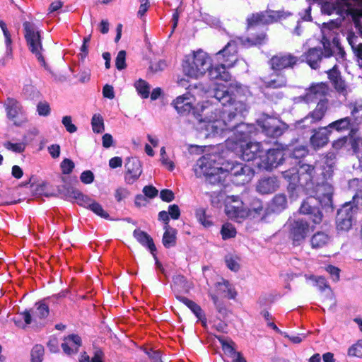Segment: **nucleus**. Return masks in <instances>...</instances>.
Returning a JSON list of instances; mask_svg holds the SVG:
<instances>
[{
	"label": "nucleus",
	"instance_id": "7c9ffc66",
	"mask_svg": "<svg viewBox=\"0 0 362 362\" xmlns=\"http://www.w3.org/2000/svg\"><path fill=\"white\" fill-rule=\"evenodd\" d=\"M177 231L173 228H168L163 234V244L166 248L173 247L176 244Z\"/></svg>",
	"mask_w": 362,
	"mask_h": 362
},
{
	"label": "nucleus",
	"instance_id": "aec40b11",
	"mask_svg": "<svg viewBox=\"0 0 362 362\" xmlns=\"http://www.w3.org/2000/svg\"><path fill=\"white\" fill-rule=\"evenodd\" d=\"M263 150L259 142H249L242 148V158L244 160L251 161L262 158Z\"/></svg>",
	"mask_w": 362,
	"mask_h": 362
},
{
	"label": "nucleus",
	"instance_id": "a18cd8bd",
	"mask_svg": "<svg viewBox=\"0 0 362 362\" xmlns=\"http://www.w3.org/2000/svg\"><path fill=\"white\" fill-rule=\"evenodd\" d=\"M44 355V348L42 345H35L31 351V362H42Z\"/></svg>",
	"mask_w": 362,
	"mask_h": 362
},
{
	"label": "nucleus",
	"instance_id": "e433bc0d",
	"mask_svg": "<svg viewBox=\"0 0 362 362\" xmlns=\"http://www.w3.org/2000/svg\"><path fill=\"white\" fill-rule=\"evenodd\" d=\"M92 129L94 133L101 134L105 131L103 117L100 114H94L91 119Z\"/></svg>",
	"mask_w": 362,
	"mask_h": 362
},
{
	"label": "nucleus",
	"instance_id": "2eb2a0df",
	"mask_svg": "<svg viewBox=\"0 0 362 362\" xmlns=\"http://www.w3.org/2000/svg\"><path fill=\"white\" fill-rule=\"evenodd\" d=\"M329 93V87L326 83L312 84L307 90L305 98L308 103L327 101L326 96Z\"/></svg>",
	"mask_w": 362,
	"mask_h": 362
},
{
	"label": "nucleus",
	"instance_id": "58836bf2",
	"mask_svg": "<svg viewBox=\"0 0 362 362\" xmlns=\"http://www.w3.org/2000/svg\"><path fill=\"white\" fill-rule=\"evenodd\" d=\"M327 74L333 87L337 91H339V71H338L337 65L335 64L332 69L327 71Z\"/></svg>",
	"mask_w": 362,
	"mask_h": 362
},
{
	"label": "nucleus",
	"instance_id": "4c0bfd02",
	"mask_svg": "<svg viewBox=\"0 0 362 362\" xmlns=\"http://www.w3.org/2000/svg\"><path fill=\"white\" fill-rule=\"evenodd\" d=\"M23 95L27 100H37L40 97V91L33 85H25L23 89Z\"/></svg>",
	"mask_w": 362,
	"mask_h": 362
},
{
	"label": "nucleus",
	"instance_id": "e2e57ef3",
	"mask_svg": "<svg viewBox=\"0 0 362 362\" xmlns=\"http://www.w3.org/2000/svg\"><path fill=\"white\" fill-rule=\"evenodd\" d=\"M161 162L163 165L168 166L169 170H173L175 165L173 161H170L168 158H165V148L162 147L160 148Z\"/></svg>",
	"mask_w": 362,
	"mask_h": 362
},
{
	"label": "nucleus",
	"instance_id": "9d476101",
	"mask_svg": "<svg viewBox=\"0 0 362 362\" xmlns=\"http://www.w3.org/2000/svg\"><path fill=\"white\" fill-rule=\"evenodd\" d=\"M284 160V153L283 148H270L267 151L264 156H262L257 165L259 168L272 170L282 164Z\"/></svg>",
	"mask_w": 362,
	"mask_h": 362
},
{
	"label": "nucleus",
	"instance_id": "ddd939ff",
	"mask_svg": "<svg viewBox=\"0 0 362 362\" xmlns=\"http://www.w3.org/2000/svg\"><path fill=\"white\" fill-rule=\"evenodd\" d=\"M238 49L236 42L231 40L221 49L217 54L216 57L220 63L228 68L232 67L238 60Z\"/></svg>",
	"mask_w": 362,
	"mask_h": 362
},
{
	"label": "nucleus",
	"instance_id": "13d9d810",
	"mask_svg": "<svg viewBox=\"0 0 362 362\" xmlns=\"http://www.w3.org/2000/svg\"><path fill=\"white\" fill-rule=\"evenodd\" d=\"M170 218L173 220H177L180 216V210L177 204H172L168 206V211H167Z\"/></svg>",
	"mask_w": 362,
	"mask_h": 362
},
{
	"label": "nucleus",
	"instance_id": "052dcab7",
	"mask_svg": "<svg viewBox=\"0 0 362 362\" xmlns=\"http://www.w3.org/2000/svg\"><path fill=\"white\" fill-rule=\"evenodd\" d=\"M237 232L235 228H221V234L223 240L234 238Z\"/></svg>",
	"mask_w": 362,
	"mask_h": 362
},
{
	"label": "nucleus",
	"instance_id": "774afa93",
	"mask_svg": "<svg viewBox=\"0 0 362 362\" xmlns=\"http://www.w3.org/2000/svg\"><path fill=\"white\" fill-rule=\"evenodd\" d=\"M48 151L53 158H57L60 154V146L58 144H52L48 147Z\"/></svg>",
	"mask_w": 362,
	"mask_h": 362
},
{
	"label": "nucleus",
	"instance_id": "f257e3e1",
	"mask_svg": "<svg viewBox=\"0 0 362 362\" xmlns=\"http://www.w3.org/2000/svg\"><path fill=\"white\" fill-rule=\"evenodd\" d=\"M297 177L298 185L307 190L310 196L302 202L299 214L295 213L291 216L284 226H309L308 221L300 217V214L308 215L314 224H320L323 215L315 203L333 212V187L325 176L319 177L316 175L315 168L312 165H300Z\"/></svg>",
	"mask_w": 362,
	"mask_h": 362
},
{
	"label": "nucleus",
	"instance_id": "393cba45",
	"mask_svg": "<svg viewBox=\"0 0 362 362\" xmlns=\"http://www.w3.org/2000/svg\"><path fill=\"white\" fill-rule=\"evenodd\" d=\"M134 236L135 238L143 245L147 246L153 257L156 259L154 252L156 251V246L153 242V239L146 233L139 229H136L134 231Z\"/></svg>",
	"mask_w": 362,
	"mask_h": 362
},
{
	"label": "nucleus",
	"instance_id": "0eeeda50",
	"mask_svg": "<svg viewBox=\"0 0 362 362\" xmlns=\"http://www.w3.org/2000/svg\"><path fill=\"white\" fill-rule=\"evenodd\" d=\"M182 68L188 76L198 78L209 69V62L205 54L198 52L186 59L182 64Z\"/></svg>",
	"mask_w": 362,
	"mask_h": 362
},
{
	"label": "nucleus",
	"instance_id": "338daca9",
	"mask_svg": "<svg viewBox=\"0 0 362 362\" xmlns=\"http://www.w3.org/2000/svg\"><path fill=\"white\" fill-rule=\"evenodd\" d=\"M103 146V147L107 148L112 146L113 144V138L110 134L106 133L103 136L102 138Z\"/></svg>",
	"mask_w": 362,
	"mask_h": 362
},
{
	"label": "nucleus",
	"instance_id": "20e7f679",
	"mask_svg": "<svg viewBox=\"0 0 362 362\" xmlns=\"http://www.w3.org/2000/svg\"><path fill=\"white\" fill-rule=\"evenodd\" d=\"M252 208H247L238 196H231L225 206V213L228 218L240 223L247 218L254 219L259 218L266 221L268 213L264 211L263 204L259 199H253Z\"/></svg>",
	"mask_w": 362,
	"mask_h": 362
},
{
	"label": "nucleus",
	"instance_id": "c9c22d12",
	"mask_svg": "<svg viewBox=\"0 0 362 362\" xmlns=\"http://www.w3.org/2000/svg\"><path fill=\"white\" fill-rule=\"evenodd\" d=\"M308 228H291V236L295 244H298L308 235Z\"/></svg>",
	"mask_w": 362,
	"mask_h": 362
},
{
	"label": "nucleus",
	"instance_id": "39448f33",
	"mask_svg": "<svg viewBox=\"0 0 362 362\" xmlns=\"http://www.w3.org/2000/svg\"><path fill=\"white\" fill-rule=\"evenodd\" d=\"M23 26L29 51L36 57L40 64L47 69V64L42 55L43 47L40 31L37 29L34 23L29 21H25Z\"/></svg>",
	"mask_w": 362,
	"mask_h": 362
},
{
	"label": "nucleus",
	"instance_id": "4468645a",
	"mask_svg": "<svg viewBox=\"0 0 362 362\" xmlns=\"http://www.w3.org/2000/svg\"><path fill=\"white\" fill-rule=\"evenodd\" d=\"M124 180L127 184L134 183L142 173V165L136 157L128 158L125 163Z\"/></svg>",
	"mask_w": 362,
	"mask_h": 362
},
{
	"label": "nucleus",
	"instance_id": "5fc2aeb1",
	"mask_svg": "<svg viewBox=\"0 0 362 362\" xmlns=\"http://www.w3.org/2000/svg\"><path fill=\"white\" fill-rule=\"evenodd\" d=\"M129 194L130 192L127 188L120 187L116 189L115 192V197L118 202H120Z\"/></svg>",
	"mask_w": 362,
	"mask_h": 362
},
{
	"label": "nucleus",
	"instance_id": "f704fd0d",
	"mask_svg": "<svg viewBox=\"0 0 362 362\" xmlns=\"http://www.w3.org/2000/svg\"><path fill=\"white\" fill-rule=\"evenodd\" d=\"M308 154V150L305 146H297L289 153V157L296 160L298 165L301 163V159Z\"/></svg>",
	"mask_w": 362,
	"mask_h": 362
},
{
	"label": "nucleus",
	"instance_id": "5701e85b",
	"mask_svg": "<svg viewBox=\"0 0 362 362\" xmlns=\"http://www.w3.org/2000/svg\"><path fill=\"white\" fill-rule=\"evenodd\" d=\"M4 107L6 112L7 117L11 120L16 119L21 113L23 107L16 99L13 98H7L4 103Z\"/></svg>",
	"mask_w": 362,
	"mask_h": 362
},
{
	"label": "nucleus",
	"instance_id": "37998d69",
	"mask_svg": "<svg viewBox=\"0 0 362 362\" xmlns=\"http://www.w3.org/2000/svg\"><path fill=\"white\" fill-rule=\"evenodd\" d=\"M322 11L327 15L333 13L339 14V0H335L334 3L325 2L322 6Z\"/></svg>",
	"mask_w": 362,
	"mask_h": 362
},
{
	"label": "nucleus",
	"instance_id": "79ce46f5",
	"mask_svg": "<svg viewBox=\"0 0 362 362\" xmlns=\"http://www.w3.org/2000/svg\"><path fill=\"white\" fill-rule=\"evenodd\" d=\"M329 239L327 234L324 233H317L312 237L311 245L313 247H321L328 243Z\"/></svg>",
	"mask_w": 362,
	"mask_h": 362
},
{
	"label": "nucleus",
	"instance_id": "ea45409f",
	"mask_svg": "<svg viewBox=\"0 0 362 362\" xmlns=\"http://www.w3.org/2000/svg\"><path fill=\"white\" fill-rule=\"evenodd\" d=\"M218 290L224 294L225 297L228 298H234L236 296V292L234 291L233 286L227 281H223L218 284Z\"/></svg>",
	"mask_w": 362,
	"mask_h": 362
},
{
	"label": "nucleus",
	"instance_id": "f03ea898",
	"mask_svg": "<svg viewBox=\"0 0 362 362\" xmlns=\"http://www.w3.org/2000/svg\"><path fill=\"white\" fill-rule=\"evenodd\" d=\"M240 94L239 89L232 86H228L218 84L214 89V98L223 105L221 120H216L213 127L219 128L221 132H231L240 124L236 119L238 115H242L247 110L246 104L238 100Z\"/></svg>",
	"mask_w": 362,
	"mask_h": 362
},
{
	"label": "nucleus",
	"instance_id": "0e129e2a",
	"mask_svg": "<svg viewBox=\"0 0 362 362\" xmlns=\"http://www.w3.org/2000/svg\"><path fill=\"white\" fill-rule=\"evenodd\" d=\"M167 64L165 60H159L157 62L151 64L150 66V69L153 72H158L164 70Z\"/></svg>",
	"mask_w": 362,
	"mask_h": 362
},
{
	"label": "nucleus",
	"instance_id": "c756f323",
	"mask_svg": "<svg viewBox=\"0 0 362 362\" xmlns=\"http://www.w3.org/2000/svg\"><path fill=\"white\" fill-rule=\"evenodd\" d=\"M218 341L221 344L222 349L228 357L231 359L237 356L238 351H235V344L232 340L225 339L223 337H218Z\"/></svg>",
	"mask_w": 362,
	"mask_h": 362
},
{
	"label": "nucleus",
	"instance_id": "f8f14e48",
	"mask_svg": "<svg viewBox=\"0 0 362 362\" xmlns=\"http://www.w3.org/2000/svg\"><path fill=\"white\" fill-rule=\"evenodd\" d=\"M257 124L262 132L268 137L277 138L284 133V129L281 127L279 121L275 117L267 115L259 119Z\"/></svg>",
	"mask_w": 362,
	"mask_h": 362
},
{
	"label": "nucleus",
	"instance_id": "cd10ccee",
	"mask_svg": "<svg viewBox=\"0 0 362 362\" xmlns=\"http://www.w3.org/2000/svg\"><path fill=\"white\" fill-rule=\"evenodd\" d=\"M77 191L78 189L69 185L59 186L57 189L59 197L62 199L69 202H74V198Z\"/></svg>",
	"mask_w": 362,
	"mask_h": 362
},
{
	"label": "nucleus",
	"instance_id": "de8ad7c7",
	"mask_svg": "<svg viewBox=\"0 0 362 362\" xmlns=\"http://www.w3.org/2000/svg\"><path fill=\"white\" fill-rule=\"evenodd\" d=\"M36 310L34 313V316L35 317H39L40 319H43L48 316L49 315V308L48 306L43 303H37L35 304Z\"/></svg>",
	"mask_w": 362,
	"mask_h": 362
},
{
	"label": "nucleus",
	"instance_id": "f3484780",
	"mask_svg": "<svg viewBox=\"0 0 362 362\" xmlns=\"http://www.w3.org/2000/svg\"><path fill=\"white\" fill-rule=\"evenodd\" d=\"M266 88L282 89L288 87V78L282 71H274L268 78L262 79Z\"/></svg>",
	"mask_w": 362,
	"mask_h": 362
},
{
	"label": "nucleus",
	"instance_id": "a211bd4d",
	"mask_svg": "<svg viewBox=\"0 0 362 362\" xmlns=\"http://www.w3.org/2000/svg\"><path fill=\"white\" fill-rule=\"evenodd\" d=\"M215 162L210 158L209 155L203 156L194 165V170L197 177H206L211 172H217L218 167H214Z\"/></svg>",
	"mask_w": 362,
	"mask_h": 362
},
{
	"label": "nucleus",
	"instance_id": "7ed1b4c3",
	"mask_svg": "<svg viewBox=\"0 0 362 362\" xmlns=\"http://www.w3.org/2000/svg\"><path fill=\"white\" fill-rule=\"evenodd\" d=\"M325 34L322 38L324 51L321 47H310L300 57L302 63L305 62L312 69H317L323 57L329 58L334 54V47L339 49V38L337 30L339 28V23L337 21H331L323 23Z\"/></svg>",
	"mask_w": 362,
	"mask_h": 362
},
{
	"label": "nucleus",
	"instance_id": "6e6d98bb",
	"mask_svg": "<svg viewBox=\"0 0 362 362\" xmlns=\"http://www.w3.org/2000/svg\"><path fill=\"white\" fill-rule=\"evenodd\" d=\"M37 111L40 116H47L50 114V107L47 102H40L37 106Z\"/></svg>",
	"mask_w": 362,
	"mask_h": 362
},
{
	"label": "nucleus",
	"instance_id": "dca6fc26",
	"mask_svg": "<svg viewBox=\"0 0 362 362\" xmlns=\"http://www.w3.org/2000/svg\"><path fill=\"white\" fill-rule=\"evenodd\" d=\"M279 187V180L276 176H267L260 178L255 186L256 191L260 194H269Z\"/></svg>",
	"mask_w": 362,
	"mask_h": 362
},
{
	"label": "nucleus",
	"instance_id": "1a4fd4ad",
	"mask_svg": "<svg viewBox=\"0 0 362 362\" xmlns=\"http://www.w3.org/2000/svg\"><path fill=\"white\" fill-rule=\"evenodd\" d=\"M192 95L190 93L187 92L182 95L177 96L171 103L173 107L176 110L177 112L182 116H185L189 114L192 110L193 115L197 120L199 122H205V118L203 115L199 113H197L194 108L193 107L192 103L191 101Z\"/></svg>",
	"mask_w": 362,
	"mask_h": 362
},
{
	"label": "nucleus",
	"instance_id": "864d4df0",
	"mask_svg": "<svg viewBox=\"0 0 362 362\" xmlns=\"http://www.w3.org/2000/svg\"><path fill=\"white\" fill-rule=\"evenodd\" d=\"M160 198L165 202H170L175 199V194L171 189H163L160 192Z\"/></svg>",
	"mask_w": 362,
	"mask_h": 362
},
{
	"label": "nucleus",
	"instance_id": "c85d7f7f",
	"mask_svg": "<svg viewBox=\"0 0 362 362\" xmlns=\"http://www.w3.org/2000/svg\"><path fill=\"white\" fill-rule=\"evenodd\" d=\"M288 202L285 194H276L272 199V207L274 211L280 212L287 207Z\"/></svg>",
	"mask_w": 362,
	"mask_h": 362
},
{
	"label": "nucleus",
	"instance_id": "9b49d317",
	"mask_svg": "<svg viewBox=\"0 0 362 362\" xmlns=\"http://www.w3.org/2000/svg\"><path fill=\"white\" fill-rule=\"evenodd\" d=\"M331 128H334L339 132V119L330 123L327 127H320L317 130H314V134L310 137V144L315 149L322 148L328 143V136L332 132L329 129Z\"/></svg>",
	"mask_w": 362,
	"mask_h": 362
},
{
	"label": "nucleus",
	"instance_id": "412c9836",
	"mask_svg": "<svg viewBox=\"0 0 362 362\" xmlns=\"http://www.w3.org/2000/svg\"><path fill=\"white\" fill-rule=\"evenodd\" d=\"M238 39L244 46H260L266 43L267 40V35L265 31L259 30L258 32L251 33L250 36L247 37H239Z\"/></svg>",
	"mask_w": 362,
	"mask_h": 362
},
{
	"label": "nucleus",
	"instance_id": "4d7b16f0",
	"mask_svg": "<svg viewBox=\"0 0 362 362\" xmlns=\"http://www.w3.org/2000/svg\"><path fill=\"white\" fill-rule=\"evenodd\" d=\"M0 28H1L5 37L6 47H10L12 43L11 36L7 28L6 24L2 20H0Z\"/></svg>",
	"mask_w": 362,
	"mask_h": 362
},
{
	"label": "nucleus",
	"instance_id": "c03bdc74",
	"mask_svg": "<svg viewBox=\"0 0 362 362\" xmlns=\"http://www.w3.org/2000/svg\"><path fill=\"white\" fill-rule=\"evenodd\" d=\"M93 199L87 195L83 194L78 189L74 198V202H76L78 205L88 208Z\"/></svg>",
	"mask_w": 362,
	"mask_h": 362
},
{
	"label": "nucleus",
	"instance_id": "473e14b6",
	"mask_svg": "<svg viewBox=\"0 0 362 362\" xmlns=\"http://www.w3.org/2000/svg\"><path fill=\"white\" fill-rule=\"evenodd\" d=\"M177 298L185 305H186L199 320H202L203 313L202 310L199 305H198L194 301L183 296H177Z\"/></svg>",
	"mask_w": 362,
	"mask_h": 362
},
{
	"label": "nucleus",
	"instance_id": "3c124183",
	"mask_svg": "<svg viewBox=\"0 0 362 362\" xmlns=\"http://www.w3.org/2000/svg\"><path fill=\"white\" fill-rule=\"evenodd\" d=\"M115 66L118 70H122L126 68V52L120 50L115 59Z\"/></svg>",
	"mask_w": 362,
	"mask_h": 362
},
{
	"label": "nucleus",
	"instance_id": "bf43d9fd",
	"mask_svg": "<svg viewBox=\"0 0 362 362\" xmlns=\"http://www.w3.org/2000/svg\"><path fill=\"white\" fill-rule=\"evenodd\" d=\"M143 192L146 197L153 199L158 195V189L153 185H146L143 188Z\"/></svg>",
	"mask_w": 362,
	"mask_h": 362
},
{
	"label": "nucleus",
	"instance_id": "2f4dec72",
	"mask_svg": "<svg viewBox=\"0 0 362 362\" xmlns=\"http://www.w3.org/2000/svg\"><path fill=\"white\" fill-rule=\"evenodd\" d=\"M326 110L327 101L318 102L315 110L309 114V116L312 118V122H315L321 120Z\"/></svg>",
	"mask_w": 362,
	"mask_h": 362
},
{
	"label": "nucleus",
	"instance_id": "603ef678",
	"mask_svg": "<svg viewBox=\"0 0 362 362\" xmlns=\"http://www.w3.org/2000/svg\"><path fill=\"white\" fill-rule=\"evenodd\" d=\"M62 124L66 128V130L69 133H74L77 130V127L72 123L71 116H64L62 118Z\"/></svg>",
	"mask_w": 362,
	"mask_h": 362
},
{
	"label": "nucleus",
	"instance_id": "680f3d73",
	"mask_svg": "<svg viewBox=\"0 0 362 362\" xmlns=\"http://www.w3.org/2000/svg\"><path fill=\"white\" fill-rule=\"evenodd\" d=\"M80 179L84 184H90L94 180V175L93 172L89 170H85L81 174Z\"/></svg>",
	"mask_w": 362,
	"mask_h": 362
},
{
	"label": "nucleus",
	"instance_id": "a19ab883",
	"mask_svg": "<svg viewBox=\"0 0 362 362\" xmlns=\"http://www.w3.org/2000/svg\"><path fill=\"white\" fill-rule=\"evenodd\" d=\"M135 88L142 98L146 99L149 97L150 87L145 80L139 79L135 83Z\"/></svg>",
	"mask_w": 362,
	"mask_h": 362
},
{
	"label": "nucleus",
	"instance_id": "69168bd1",
	"mask_svg": "<svg viewBox=\"0 0 362 362\" xmlns=\"http://www.w3.org/2000/svg\"><path fill=\"white\" fill-rule=\"evenodd\" d=\"M103 95L105 98L113 99L115 98V92L112 86L108 84L105 85L103 88Z\"/></svg>",
	"mask_w": 362,
	"mask_h": 362
},
{
	"label": "nucleus",
	"instance_id": "bb28decb",
	"mask_svg": "<svg viewBox=\"0 0 362 362\" xmlns=\"http://www.w3.org/2000/svg\"><path fill=\"white\" fill-rule=\"evenodd\" d=\"M195 216L198 222L203 226H211L214 224V218L204 208H199L195 211Z\"/></svg>",
	"mask_w": 362,
	"mask_h": 362
},
{
	"label": "nucleus",
	"instance_id": "72a5a7b5",
	"mask_svg": "<svg viewBox=\"0 0 362 362\" xmlns=\"http://www.w3.org/2000/svg\"><path fill=\"white\" fill-rule=\"evenodd\" d=\"M226 267L231 271L238 272L240 268V258L235 254L229 253L224 257Z\"/></svg>",
	"mask_w": 362,
	"mask_h": 362
},
{
	"label": "nucleus",
	"instance_id": "423d86ee",
	"mask_svg": "<svg viewBox=\"0 0 362 362\" xmlns=\"http://www.w3.org/2000/svg\"><path fill=\"white\" fill-rule=\"evenodd\" d=\"M302 64L301 57L288 52H278L269 59L268 64L273 71L293 70Z\"/></svg>",
	"mask_w": 362,
	"mask_h": 362
},
{
	"label": "nucleus",
	"instance_id": "6e6552de",
	"mask_svg": "<svg viewBox=\"0 0 362 362\" xmlns=\"http://www.w3.org/2000/svg\"><path fill=\"white\" fill-rule=\"evenodd\" d=\"M279 18L278 13L272 10L252 13L246 18V30H250L261 25H269L276 22Z\"/></svg>",
	"mask_w": 362,
	"mask_h": 362
},
{
	"label": "nucleus",
	"instance_id": "09e8293b",
	"mask_svg": "<svg viewBox=\"0 0 362 362\" xmlns=\"http://www.w3.org/2000/svg\"><path fill=\"white\" fill-rule=\"evenodd\" d=\"M4 147L9 151L15 153H23L25 149V144L24 143H12L11 141H6L4 144Z\"/></svg>",
	"mask_w": 362,
	"mask_h": 362
},
{
	"label": "nucleus",
	"instance_id": "b1692460",
	"mask_svg": "<svg viewBox=\"0 0 362 362\" xmlns=\"http://www.w3.org/2000/svg\"><path fill=\"white\" fill-rule=\"evenodd\" d=\"M81 345V339L78 335H69L64 338L62 344L64 352L66 354H75Z\"/></svg>",
	"mask_w": 362,
	"mask_h": 362
},
{
	"label": "nucleus",
	"instance_id": "8fccbe9b",
	"mask_svg": "<svg viewBox=\"0 0 362 362\" xmlns=\"http://www.w3.org/2000/svg\"><path fill=\"white\" fill-rule=\"evenodd\" d=\"M74 167V163L69 158H64L60 164V168L64 175L71 173Z\"/></svg>",
	"mask_w": 362,
	"mask_h": 362
},
{
	"label": "nucleus",
	"instance_id": "4be33fe9",
	"mask_svg": "<svg viewBox=\"0 0 362 362\" xmlns=\"http://www.w3.org/2000/svg\"><path fill=\"white\" fill-rule=\"evenodd\" d=\"M226 66L223 63H220L214 66L209 63V68L206 71L209 72V76L213 79H221L225 81H228L230 79V75L226 71Z\"/></svg>",
	"mask_w": 362,
	"mask_h": 362
},
{
	"label": "nucleus",
	"instance_id": "6ab92c4d",
	"mask_svg": "<svg viewBox=\"0 0 362 362\" xmlns=\"http://www.w3.org/2000/svg\"><path fill=\"white\" fill-rule=\"evenodd\" d=\"M229 167L226 170V175L230 177H243L241 183H245L250 180V173L251 168L241 163H233L228 164Z\"/></svg>",
	"mask_w": 362,
	"mask_h": 362
},
{
	"label": "nucleus",
	"instance_id": "a878e982",
	"mask_svg": "<svg viewBox=\"0 0 362 362\" xmlns=\"http://www.w3.org/2000/svg\"><path fill=\"white\" fill-rule=\"evenodd\" d=\"M226 172L222 168H218L217 172H211L206 176V181L211 185L223 186L225 185Z\"/></svg>",
	"mask_w": 362,
	"mask_h": 362
},
{
	"label": "nucleus",
	"instance_id": "49530a36",
	"mask_svg": "<svg viewBox=\"0 0 362 362\" xmlns=\"http://www.w3.org/2000/svg\"><path fill=\"white\" fill-rule=\"evenodd\" d=\"M92 211H93L98 216L104 218L105 219L109 218V214L102 207V206L94 200H92L90 204L88 206Z\"/></svg>",
	"mask_w": 362,
	"mask_h": 362
}]
</instances>
